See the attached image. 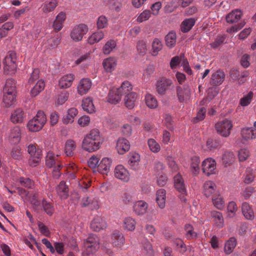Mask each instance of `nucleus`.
Here are the masks:
<instances>
[{
    "label": "nucleus",
    "instance_id": "obj_1",
    "mask_svg": "<svg viewBox=\"0 0 256 256\" xmlns=\"http://www.w3.org/2000/svg\"><path fill=\"white\" fill-rule=\"evenodd\" d=\"M46 122V116L44 111L38 110L36 116L28 121V128L31 132H38L43 128Z\"/></svg>",
    "mask_w": 256,
    "mask_h": 256
},
{
    "label": "nucleus",
    "instance_id": "obj_2",
    "mask_svg": "<svg viewBox=\"0 0 256 256\" xmlns=\"http://www.w3.org/2000/svg\"><path fill=\"white\" fill-rule=\"evenodd\" d=\"M16 56L14 52L10 51L6 54L3 61L4 72L6 74H12L16 71Z\"/></svg>",
    "mask_w": 256,
    "mask_h": 256
},
{
    "label": "nucleus",
    "instance_id": "obj_3",
    "mask_svg": "<svg viewBox=\"0 0 256 256\" xmlns=\"http://www.w3.org/2000/svg\"><path fill=\"white\" fill-rule=\"evenodd\" d=\"M232 121L228 119H224L216 123L215 128L217 133L220 136L224 138H228L232 129Z\"/></svg>",
    "mask_w": 256,
    "mask_h": 256
},
{
    "label": "nucleus",
    "instance_id": "obj_4",
    "mask_svg": "<svg viewBox=\"0 0 256 256\" xmlns=\"http://www.w3.org/2000/svg\"><path fill=\"white\" fill-rule=\"evenodd\" d=\"M100 240L96 234H90L84 242V252L86 254L95 252L99 248Z\"/></svg>",
    "mask_w": 256,
    "mask_h": 256
},
{
    "label": "nucleus",
    "instance_id": "obj_5",
    "mask_svg": "<svg viewBox=\"0 0 256 256\" xmlns=\"http://www.w3.org/2000/svg\"><path fill=\"white\" fill-rule=\"evenodd\" d=\"M6 138L11 144H18L21 140L22 130L18 126L11 128L6 134Z\"/></svg>",
    "mask_w": 256,
    "mask_h": 256
},
{
    "label": "nucleus",
    "instance_id": "obj_6",
    "mask_svg": "<svg viewBox=\"0 0 256 256\" xmlns=\"http://www.w3.org/2000/svg\"><path fill=\"white\" fill-rule=\"evenodd\" d=\"M88 30V28L86 24H80L77 25L73 28L70 32V37L74 42H79L81 40L84 36Z\"/></svg>",
    "mask_w": 256,
    "mask_h": 256
},
{
    "label": "nucleus",
    "instance_id": "obj_7",
    "mask_svg": "<svg viewBox=\"0 0 256 256\" xmlns=\"http://www.w3.org/2000/svg\"><path fill=\"white\" fill-rule=\"evenodd\" d=\"M174 186L176 190L183 196L187 194L186 185L182 176L177 174L174 178Z\"/></svg>",
    "mask_w": 256,
    "mask_h": 256
},
{
    "label": "nucleus",
    "instance_id": "obj_8",
    "mask_svg": "<svg viewBox=\"0 0 256 256\" xmlns=\"http://www.w3.org/2000/svg\"><path fill=\"white\" fill-rule=\"evenodd\" d=\"M110 242L113 246L121 248L125 242L124 236L122 232L115 230L110 234Z\"/></svg>",
    "mask_w": 256,
    "mask_h": 256
},
{
    "label": "nucleus",
    "instance_id": "obj_9",
    "mask_svg": "<svg viewBox=\"0 0 256 256\" xmlns=\"http://www.w3.org/2000/svg\"><path fill=\"white\" fill-rule=\"evenodd\" d=\"M216 163L212 158L205 159L202 162V170L206 175L214 174L216 168Z\"/></svg>",
    "mask_w": 256,
    "mask_h": 256
},
{
    "label": "nucleus",
    "instance_id": "obj_10",
    "mask_svg": "<svg viewBox=\"0 0 256 256\" xmlns=\"http://www.w3.org/2000/svg\"><path fill=\"white\" fill-rule=\"evenodd\" d=\"M114 176L116 178L127 182L130 180V174L122 165H118L114 170Z\"/></svg>",
    "mask_w": 256,
    "mask_h": 256
},
{
    "label": "nucleus",
    "instance_id": "obj_11",
    "mask_svg": "<svg viewBox=\"0 0 256 256\" xmlns=\"http://www.w3.org/2000/svg\"><path fill=\"white\" fill-rule=\"evenodd\" d=\"M107 226V223L105 220L100 216L95 217L90 222V228L95 232H100Z\"/></svg>",
    "mask_w": 256,
    "mask_h": 256
},
{
    "label": "nucleus",
    "instance_id": "obj_12",
    "mask_svg": "<svg viewBox=\"0 0 256 256\" xmlns=\"http://www.w3.org/2000/svg\"><path fill=\"white\" fill-rule=\"evenodd\" d=\"M58 196L61 199H67L69 196V188L64 181H61L56 188Z\"/></svg>",
    "mask_w": 256,
    "mask_h": 256
},
{
    "label": "nucleus",
    "instance_id": "obj_13",
    "mask_svg": "<svg viewBox=\"0 0 256 256\" xmlns=\"http://www.w3.org/2000/svg\"><path fill=\"white\" fill-rule=\"evenodd\" d=\"M172 86V82L170 79L162 78L156 83V90L159 94H164L166 90H170Z\"/></svg>",
    "mask_w": 256,
    "mask_h": 256
},
{
    "label": "nucleus",
    "instance_id": "obj_14",
    "mask_svg": "<svg viewBox=\"0 0 256 256\" xmlns=\"http://www.w3.org/2000/svg\"><path fill=\"white\" fill-rule=\"evenodd\" d=\"M130 144L128 140L123 138H119L118 140L116 149L120 154H124L130 150Z\"/></svg>",
    "mask_w": 256,
    "mask_h": 256
},
{
    "label": "nucleus",
    "instance_id": "obj_15",
    "mask_svg": "<svg viewBox=\"0 0 256 256\" xmlns=\"http://www.w3.org/2000/svg\"><path fill=\"white\" fill-rule=\"evenodd\" d=\"M210 216L214 224L218 228H222L224 226V220L223 214L218 211L213 210L210 212Z\"/></svg>",
    "mask_w": 256,
    "mask_h": 256
},
{
    "label": "nucleus",
    "instance_id": "obj_16",
    "mask_svg": "<svg viewBox=\"0 0 256 256\" xmlns=\"http://www.w3.org/2000/svg\"><path fill=\"white\" fill-rule=\"evenodd\" d=\"M92 83L89 78H82L79 82L78 86V94L83 96L86 94L91 88Z\"/></svg>",
    "mask_w": 256,
    "mask_h": 256
},
{
    "label": "nucleus",
    "instance_id": "obj_17",
    "mask_svg": "<svg viewBox=\"0 0 256 256\" xmlns=\"http://www.w3.org/2000/svg\"><path fill=\"white\" fill-rule=\"evenodd\" d=\"M140 156L136 152H130L128 164L130 168L134 170H138L140 167Z\"/></svg>",
    "mask_w": 256,
    "mask_h": 256
},
{
    "label": "nucleus",
    "instance_id": "obj_18",
    "mask_svg": "<svg viewBox=\"0 0 256 256\" xmlns=\"http://www.w3.org/2000/svg\"><path fill=\"white\" fill-rule=\"evenodd\" d=\"M242 15V12L240 10H235L229 12L226 16V21L228 23L232 24L238 22Z\"/></svg>",
    "mask_w": 256,
    "mask_h": 256
},
{
    "label": "nucleus",
    "instance_id": "obj_19",
    "mask_svg": "<svg viewBox=\"0 0 256 256\" xmlns=\"http://www.w3.org/2000/svg\"><path fill=\"white\" fill-rule=\"evenodd\" d=\"M137 95L136 92H130L124 98V104L128 108L132 109L134 108Z\"/></svg>",
    "mask_w": 256,
    "mask_h": 256
},
{
    "label": "nucleus",
    "instance_id": "obj_20",
    "mask_svg": "<svg viewBox=\"0 0 256 256\" xmlns=\"http://www.w3.org/2000/svg\"><path fill=\"white\" fill-rule=\"evenodd\" d=\"M121 96L119 92V88L110 90L108 101L112 104H116L121 100Z\"/></svg>",
    "mask_w": 256,
    "mask_h": 256
},
{
    "label": "nucleus",
    "instance_id": "obj_21",
    "mask_svg": "<svg viewBox=\"0 0 256 256\" xmlns=\"http://www.w3.org/2000/svg\"><path fill=\"white\" fill-rule=\"evenodd\" d=\"M148 204L145 201H136L134 204V210L138 215H143L146 212Z\"/></svg>",
    "mask_w": 256,
    "mask_h": 256
},
{
    "label": "nucleus",
    "instance_id": "obj_22",
    "mask_svg": "<svg viewBox=\"0 0 256 256\" xmlns=\"http://www.w3.org/2000/svg\"><path fill=\"white\" fill-rule=\"evenodd\" d=\"M224 73L222 70H217L213 73L210 81V84L214 86H219L222 83L224 78Z\"/></svg>",
    "mask_w": 256,
    "mask_h": 256
},
{
    "label": "nucleus",
    "instance_id": "obj_23",
    "mask_svg": "<svg viewBox=\"0 0 256 256\" xmlns=\"http://www.w3.org/2000/svg\"><path fill=\"white\" fill-rule=\"evenodd\" d=\"M24 119V112L21 108L16 109L11 114L10 120L12 123H22Z\"/></svg>",
    "mask_w": 256,
    "mask_h": 256
},
{
    "label": "nucleus",
    "instance_id": "obj_24",
    "mask_svg": "<svg viewBox=\"0 0 256 256\" xmlns=\"http://www.w3.org/2000/svg\"><path fill=\"white\" fill-rule=\"evenodd\" d=\"M112 160L108 158H103L98 166L100 173L106 174L108 172L111 166Z\"/></svg>",
    "mask_w": 256,
    "mask_h": 256
},
{
    "label": "nucleus",
    "instance_id": "obj_25",
    "mask_svg": "<svg viewBox=\"0 0 256 256\" xmlns=\"http://www.w3.org/2000/svg\"><path fill=\"white\" fill-rule=\"evenodd\" d=\"M3 103L4 106L10 107L14 104L16 100V94L12 92H3Z\"/></svg>",
    "mask_w": 256,
    "mask_h": 256
},
{
    "label": "nucleus",
    "instance_id": "obj_26",
    "mask_svg": "<svg viewBox=\"0 0 256 256\" xmlns=\"http://www.w3.org/2000/svg\"><path fill=\"white\" fill-rule=\"evenodd\" d=\"M82 204L84 207L88 206L91 209H98L99 206L98 200L90 196L84 197L82 198Z\"/></svg>",
    "mask_w": 256,
    "mask_h": 256
},
{
    "label": "nucleus",
    "instance_id": "obj_27",
    "mask_svg": "<svg viewBox=\"0 0 256 256\" xmlns=\"http://www.w3.org/2000/svg\"><path fill=\"white\" fill-rule=\"evenodd\" d=\"M74 79V74H68L64 76L60 79L59 86L61 88H68L70 86Z\"/></svg>",
    "mask_w": 256,
    "mask_h": 256
},
{
    "label": "nucleus",
    "instance_id": "obj_28",
    "mask_svg": "<svg viewBox=\"0 0 256 256\" xmlns=\"http://www.w3.org/2000/svg\"><path fill=\"white\" fill-rule=\"evenodd\" d=\"M177 94L178 100L180 102H185L190 98V91L189 88L184 87V89L178 88L177 90Z\"/></svg>",
    "mask_w": 256,
    "mask_h": 256
},
{
    "label": "nucleus",
    "instance_id": "obj_29",
    "mask_svg": "<svg viewBox=\"0 0 256 256\" xmlns=\"http://www.w3.org/2000/svg\"><path fill=\"white\" fill-rule=\"evenodd\" d=\"M242 213L248 220H252L254 218V211L248 202H244L242 204Z\"/></svg>",
    "mask_w": 256,
    "mask_h": 256
},
{
    "label": "nucleus",
    "instance_id": "obj_30",
    "mask_svg": "<svg viewBox=\"0 0 256 256\" xmlns=\"http://www.w3.org/2000/svg\"><path fill=\"white\" fill-rule=\"evenodd\" d=\"M58 6V0H46L42 6L44 13L52 12Z\"/></svg>",
    "mask_w": 256,
    "mask_h": 256
},
{
    "label": "nucleus",
    "instance_id": "obj_31",
    "mask_svg": "<svg viewBox=\"0 0 256 256\" xmlns=\"http://www.w3.org/2000/svg\"><path fill=\"white\" fill-rule=\"evenodd\" d=\"M58 155H54V153L51 152H47L46 156V166L49 168H54L57 162H58Z\"/></svg>",
    "mask_w": 256,
    "mask_h": 256
},
{
    "label": "nucleus",
    "instance_id": "obj_32",
    "mask_svg": "<svg viewBox=\"0 0 256 256\" xmlns=\"http://www.w3.org/2000/svg\"><path fill=\"white\" fill-rule=\"evenodd\" d=\"M94 140V144H100V137L98 130L94 129L90 130L89 134L86 136V142H88V140Z\"/></svg>",
    "mask_w": 256,
    "mask_h": 256
},
{
    "label": "nucleus",
    "instance_id": "obj_33",
    "mask_svg": "<svg viewBox=\"0 0 256 256\" xmlns=\"http://www.w3.org/2000/svg\"><path fill=\"white\" fill-rule=\"evenodd\" d=\"M237 242L235 238L232 236L230 238L224 246V252L226 253V254H230L232 252Z\"/></svg>",
    "mask_w": 256,
    "mask_h": 256
},
{
    "label": "nucleus",
    "instance_id": "obj_34",
    "mask_svg": "<svg viewBox=\"0 0 256 256\" xmlns=\"http://www.w3.org/2000/svg\"><path fill=\"white\" fill-rule=\"evenodd\" d=\"M166 190L160 189L156 193V201L160 208H164L166 206Z\"/></svg>",
    "mask_w": 256,
    "mask_h": 256
},
{
    "label": "nucleus",
    "instance_id": "obj_35",
    "mask_svg": "<svg viewBox=\"0 0 256 256\" xmlns=\"http://www.w3.org/2000/svg\"><path fill=\"white\" fill-rule=\"evenodd\" d=\"M86 136H84L82 144V147L84 150L88 152H92V151L96 150L98 149H99V144H94V141L90 140H88V142H86Z\"/></svg>",
    "mask_w": 256,
    "mask_h": 256
},
{
    "label": "nucleus",
    "instance_id": "obj_36",
    "mask_svg": "<svg viewBox=\"0 0 256 256\" xmlns=\"http://www.w3.org/2000/svg\"><path fill=\"white\" fill-rule=\"evenodd\" d=\"M103 67L108 72H111L116 66V60L114 58H106L103 62Z\"/></svg>",
    "mask_w": 256,
    "mask_h": 256
},
{
    "label": "nucleus",
    "instance_id": "obj_37",
    "mask_svg": "<svg viewBox=\"0 0 256 256\" xmlns=\"http://www.w3.org/2000/svg\"><path fill=\"white\" fill-rule=\"evenodd\" d=\"M82 106V109L88 113H93L96 111L92 100L90 98H88L83 100Z\"/></svg>",
    "mask_w": 256,
    "mask_h": 256
},
{
    "label": "nucleus",
    "instance_id": "obj_38",
    "mask_svg": "<svg viewBox=\"0 0 256 256\" xmlns=\"http://www.w3.org/2000/svg\"><path fill=\"white\" fill-rule=\"evenodd\" d=\"M78 110L76 108H70L68 109L67 114L63 118V122L64 124L72 123L74 122L75 116L78 114Z\"/></svg>",
    "mask_w": 256,
    "mask_h": 256
},
{
    "label": "nucleus",
    "instance_id": "obj_39",
    "mask_svg": "<svg viewBox=\"0 0 256 256\" xmlns=\"http://www.w3.org/2000/svg\"><path fill=\"white\" fill-rule=\"evenodd\" d=\"M241 134L245 140L256 138V129L252 128H244L241 130Z\"/></svg>",
    "mask_w": 256,
    "mask_h": 256
},
{
    "label": "nucleus",
    "instance_id": "obj_40",
    "mask_svg": "<svg viewBox=\"0 0 256 256\" xmlns=\"http://www.w3.org/2000/svg\"><path fill=\"white\" fill-rule=\"evenodd\" d=\"M104 33L102 30L95 32L89 37L88 41L90 44H94L100 42L104 38Z\"/></svg>",
    "mask_w": 256,
    "mask_h": 256
},
{
    "label": "nucleus",
    "instance_id": "obj_41",
    "mask_svg": "<svg viewBox=\"0 0 256 256\" xmlns=\"http://www.w3.org/2000/svg\"><path fill=\"white\" fill-rule=\"evenodd\" d=\"M27 148L30 157L42 158V150L40 148H37L35 144H30L27 146Z\"/></svg>",
    "mask_w": 256,
    "mask_h": 256
},
{
    "label": "nucleus",
    "instance_id": "obj_42",
    "mask_svg": "<svg viewBox=\"0 0 256 256\" xmlns=\"http://www.w3.org/2000/svg\"><path fill=\"white\" fill-rule=\"evenodd\" d=\"M66 20V16L64 12H60L57 15L54 22L53 27L55 30L59 31L62 28V23Z\"/></svg>",
    "mask_w": 256,
    "mask_h": 256
},
{
    "label": "nucleus",
    "instance_id": "obj_43",
    "mask_svg": "<svg viewBox=\"0 0 256 256\" xmlns=\"http://www.w3.org/2000/svg\"><path fill=\"white\" fill-rule=\"evenodd\" d=\"M142 252L148 256H152L154 254V251L153 247L148 240H145L142 242Z\"/></svg>",
    "mask_w": 256,
    "mask_h": 256
},
{
    "label": "nucleus",
    "instance_id": "obj_44",
    "mask_svg": "<svg viewBox=\"0 0 256 256\" xmlns=\"http://www.w3.org/2000/svg\"><path fill=\"white\" fill-rule=\"evenodd\" d=\"M10 92L13 94H16V82L12 78L7 79L3 88V92Z\"/></svg>",
    "mask_w": 256,
    "mask_h": 256
},
{
    "label": "nucleus",
    "instance_id": "obj_45",
    "mask_svg": "<svg viewBox=\"0 0 256 256\" xmlns=\"http://www.w3.org/2000/svg\"><path fill=\"white\" fill-rule=\"evenodd\" d=\"M216 184L212 181L206 182L204 184V192L206 196H210L215 191Z\"/></svg>",
    "mask_w": 256,
    "mask_h": 256
},
{
    "label": "nucleus",
    "instance_id": "obj_46",
    "mask_svg": "<svg viewBox=\"0 0 256 256\" xmlns=\"http://www.w3.org/2000/svg\"><path fill=\"white\" fill-rule=\"evenodd\" d=\"M76 148V144L72 140H68L65 144V152L66 156H72Z\"/></svg>",
    "mask_w": 256,
    "mask_h": 256
},
{
    "label": "nucleus",
    "instance_id": "obj_47",
    "mask_svg": "<svg viewBox=\"0 0 256 256\" xmlns=\"http://www.w3.org/2000/svg\"><path fill=\"white\" fill-rule=\"evenodd\" d=\"M196 20L194 18H189L186 19L181 24V30L183 32H188L192 29L194 25Z\"/></svg>",
    "mask_w": 256,
    "mask_h": 256
},
{
    "label": "nucleus",
    "instance_id": "obj_48",
    "mask_svg": "<svg viewBox=\"0 0 256 256\" xmlns=\"http://www.w3.org/2000/svg\"><path fill=\"white\" fill-rule=\"evenodd\" d=\"M132 90V86L130 82L128 81L124 82L119 87V92L121 96V98L122 96H126Z\"/></svg>",
    "mask_w": 256,
    "mask_h": 256
},
{
    "label": "nucleus",
    "instance_id": "obj_49",
    "mask_svg": "<svg viewBox=\"0 0 256 256\" xmlns=\"http://www.w3.org/2000/svg\"><path fill=\"white\" fill-rule=\"evenodd\" d=\"M144 100L146 106L150 108H156L158 107V104L156 98H154L152 94H147L145 96Z\"/></svg>",
    "mask_w": 256,
    "mask_h": 256
},
{
    "label": "nucleus",
    "instance_id": "obj_50",
    "mask_svg": "<svg viewBox=\"0 0 256 256\" xmlns=\"http://www.w3.org/2000/svg\"><path fill=\"white\" fill-rule=\"evenodd\" d=\"M31 204L32 205L34 209L38 212L42 210V202L38 200V196L36 194H33L30 198Z\"/></svg>",
    "mask_w": 256,
    "mask_h": 256
},
{
    "label": "nucleus",
    "instance_id": "obj_51",
    "mask_svg": "<svg viewBox=\"0 0 256 256\" xmlns=\"http://www.w3.org/2000/svg\"><path fill=\"white\" fill-rule=\"evenodd\" d=\"M122 0H108L107 2H105V4L106 6H108L112 9H113V10L118 12V11L121 10L122 6Z\"/></svg>",
    "mask_w": 256,
    "mask_h": 256
},
{
    "label": "nucleus",
    "instance_id": "obj_52",
    "mask_svg": "<svg viewBox=\"0 0 256 256\" xmlns=\"http://www.w3.org/2000/svg\"><path fill=\"white\" fill-rule=\"evenodd\" d=\"M45 84L42 80H40L36 83V85L33 86L31 90V94L33 96H36L40 94L42 90H44Z\"/></svg>",
    "mask_w": 256,
    "mask_h": 256
},
{
    "label": "nucleus",
    "instance_id": "obj_53",
    "mask_svg": "<svg viewBox=\"0 0 256 256\" xmlns=\"http://www.w3.org/2000/svg\"><path fill=\"white\" fill-rule=\"evenodd\" d=\"M200 162V158L198 156L192 157L191 159L190 168L192 173H193L194 175H196V174L199 173Z\"/></svg>",
    "mask_w": 256,
    "mask_h": 256
},
{
    "label": "nucleus",
    "instance_id": "obj_54",
    "mask_svg": "<svg viewBox=\"0 0 256 256\" xmlns=\"http://www.w3.org/2000/svg\"><path fill=\"white\" fill-rule=\"evenodd\" d=\"M212 204L216 208L222 210L224 206V201L220 194L214 196L212 198Z\"/></svg>",
    "mask_w": 256,
    "mask_h": 256
},
{
    "label": "nucleus",
    "instance_id": "obj_55",
    "mask_svg": "<svg viewBox=\"0 0 256 256\" xmlns=\"http://www.w3.org/2000/svg\"><path fill=\"white\" fill-rule=\"evenodd\" d=\"M176 33L170 32L165 38L166 45L168 48H173L176 44Z\"/></svg>",
    "mask_w": 256,
    "mask_h": 256
},
{
    "label": "nucleus",
    "instance_id": "obj_56",
    "mask_svg": "<svg viewBox=\"0 0 256 256\" xmlns=\"http://www.w3.org/2000/svg\"><path fill=\"white\" fill-rule=\"evenodd\" d=\"M116 46V43L114 40H108L103 47V53L106 54H110Z\"/></svg>",
    "mask_w": 256,
    "mask_h": 256
},
{
    "label": "nucleus",
    "instance_id": "obj_57",
    "mask_svg": "<svg viewBox=\"0 0 256 256\" xmlns=\"http://www.w3.org/2000/svg\"><path fill=\"white\" fill-rule=\"evenodd\" d=\"M152 54L156 56L159 52L160 50L162 48V44L159 39L156 38L154 40L152 44Z\"/></svg>",
    "mask_w": 256,
    "mask_h": 256
},
{
    "label": "nucleus",
    "instance_id": "obj_58",
    "mask_svg": "<svg viewBox=\"0 0 256 256\" xmlns=\"http://www.w3.org/2000/svg\"><path fill=\"white\" fill-rule=\"evenodd\" d=\"M42 210H44L49 216L52 215L54 208L51 203L48 202L46 199H43L42 202Z\"/></svg>",
    "mask_w": 256,
    "mask_h": 256
},
{
    "label": "nucleus",
    "instance_id": "obj_59",
    "mask_svg": "<svg viewBox=\"0 0 256 256\" xmlns=\"http://www.w3.org/2000/svg\"><path fill=\"white\" fill-rule=\"evenodd\" d=\"M222 145L220 139H208L206 142L207 150H212L218 148Z\"/></svg>",
    "mask_w": 256,
    "mask_h": 256
},
{
    "label": "nucleus",
    "instance_id": "obj_60",
    "mask_svg": "<svg viewBox=\"0 0 256 256\" xmlns=\"http://www.w3.org/2000/svg\"><path fill=\"white\" fill-rule=\"evenodd\" d=\"M124 227L128 230H134L136 228V222L132 218H126L124 222Z\"/></svg>",
    "mask_w": 256,
    "mask_h": 256
},
{
    "label": "nucleus",
    "instance_id": "obj_61",
    "mask_svg": "<svg viewBox=\"0 0 256 256\" xmlns=\"http://www.w3.org/2000/svg\"><path fill=\"white\" fill-rule=\"evenodd\" d=\"M18 182L22 186L28 188H32L34 186V182L29 178H20Z\"/></svg>",
    "mask_w": 256,
    "mask_h": 256
},
{
    "label": "nucleus",
    "instance_id": "obj_62",
    "mask_svg": "<svg viewBox=\"0 0 256 256\" xmlns=\"http://www.w3.org/2000/svg\"><path fill=\"white\" fill-rule=\"evenodd\" d=\"M228 216L229 218L234 217L236 212L238 210L237 204L234 201H231L228 204Z\"/></svg>",
    "mask_w": 256,
    "mask_h": 256
},
{
    "label": "nucleus",
    "instance_id": "obj_63",
    "mask_svg": "<svg viewBox=\"0 0 256 256\" xmlns=\"http://www.w3.org/2000/svg\"><path fill=\"white\" fill-rule=\"evenodd\" d=\"M148 146L150 150L153 152H158L160 150V146L159 144L155 140L150 139L148 140Z\"/></svg>",
    "mask_w": 256,
    "mask_h": 256
},
{
    "label": "nucleus",
    "instance_id": "obj_64",
    "mask_svg": "<svg viewBox=\"0 0 256 256\" xmlns=\"http://www.w3.org/2000/svg\"><path fill=\"white\" fill-rule=\"evenodd\" d=\"M185 230L186 232V237L188 239L194 238L197 237L198 234L192 225L186 224L185 226Z\"/></svg>",
    "mask_w": 256,
    "mask_h": 256
}]
</instances>
